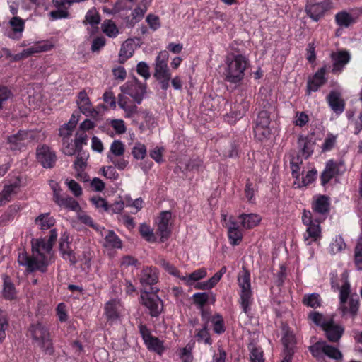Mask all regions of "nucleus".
Here are the masks:
<instances>
[{"mask_svg":"<svg viewBox=\"0 0 362 362\" xmlns=\"http://www.w3.org/2000/svg\"><path fill=\"white\" fill-rule=\"evenodd\" d=\"M28 336L37 344L45 355L54 354L53 340L47 324L40 321L31 323L28 328Z\"/></svg>","mask_w":362,"mask_h":362,"instance_id":"nucleus-1","label":"nucleus"},{"mask_svg":"<svg viewBox=\"0 0 362 362\" xmlns=\"http://www.w3.org/2000/svg\"><path fill=\"white\" fill-rule=\"evenodd\" d=\"M227 68L225 71L226 81L231 83H240L245 76L248 61L242 54H229L226 58Z\"/></svg>","mask_w":362,"mask_h":362,"instance_id":"nucleus-2","label":"nucleus"},{"mask_svg":"<svg viewBox=\"0 0 362 362\" xmlns=\"http://www.w3.org/2000/svg\"><path fill=\"white\" fill-rule=\"evenodd\" d=\"M281 329L284 356L281 362H292L293 356L298 349L296 334L286 322H281Z\"/></svg>","mask_w":362,"mask_h":362,"instance_id":"nucleus-3","label":"nucleus"},{"mask_svg":"<svg viewBox=\"0 0 362 362\" xmlns=\"http://www.w3.org/2000/svg\"><path fill=\"white\" fill-rule=\"evenodd\" d=\"M159 289L157 287H150L148 290L141 291L140 296L141 303L149 310V314L153 317H158L163 311V301L157 296Z\"/></svg>","mask_w":362,"mask_h":362,"instance_id":"nucleus-4","label":"nucleus"},{"mask_svg":"<svg viewBox=\"0 0 362 362\" xmlns=\"http://www.w3.org/2000/svg\"><path fill=\"white\" fill-rule=\"evenodd\" d=\"M272 107L267 103L262 110L258 112L257 117L255 121L254 133L255 137L259 140L269 139L271 134L269 124L271 123L270 110Z\"/></svg>","mask_w":362,"mask_h":362,"instance_id":"nucleus-5","label":"nucleus"},{"mask_svg":"<svg viewBox=\"0 0 362 362\" xmlns=\"http://www.w3.org/2000/svg\"><path fill=\"white\" fill-rule=\"evenodd\" d=\"M238 284L241 288V305L243 312L245 314H248L251 304V284H250V272L245 267H242V271L239 273L238 277Z\"/></svg>","mask_w":362,"mask_h":362,"instance_id":"nucleus-6","label":"nucleus"},{"mask_svg":"<svg viewBox=\"0 0 362 362\" xmlns=\"http://www.w3.org/2000/svg\"><path fill=\"white\" fill-rule=\"evenodd\" d=\"M18 262L20 265L26 267L29 272L40 271L44 273L49 265L47 258L44 254H40V259H37L36 257L28 256L24 251L19 253Z\"/></svg>","mask_w":362,"mask_h":362,"instance_id":"nucleus-7","label":"nucleus"},{"mask_svg":"<svg viewBox=\"0 0 362 362\" xmlns=\"http://www.w3.org/2000/svg\"><path fill=\"white\" fill-rule=\"evenodd\" d=\"M121 91L131 96L137 104H141L146 93V86L134 76L133 81L127 82L120 87Z\"/></svg>","mask_w":362,"mask_h":362,"instance_id":"nucleus-8","label":"nucleus"},{"mask_svg":"<svg viewBox=\"0 0 362 362\" xmlns=\"http://www.w3.org/2000/svg\"><path fill=\"white\" fill-rule=\"evenodd\" d=\"M36 159L44 168L51 169L54 167L57 158L55 152L43 144L36 148Z\"/></svg>","mask_w":362,"mask_h":362,"instance_id":"nucleus-9","label":"nucleus"},{"mask_svg":"<svg viewBox=\"0 0 362 362\" xmlns=\"http://www.w3.org/2000/svg\"><path fill=\"white\" fill-rule=\"evenodd\" d=\"M28 141V134L20 130L16 134L7 136L6 148L11 151H22Z\"/></svg>","mask_w":362,"mask_h":362,"instance_id":"nucleus-10","label":"nucleus"},{"mask_svg":"<svg viewBox=\"0 0 362 362\" xmlns=\"http://www.w3.org/2000/svg\"><path fill=\"white\" fill-rule=\"evenodd\" d=\"M168 56L169 54L166 50L161 51L157 56L155 63V72L153 74V76L156 79H161L163 76L171 75L167 64Z\"/></svg>","mask_w":362,"mask_h":362,"instance_id":"nucleus-11","label":"nucleus"},{"mask_svg":"<svg viewBox=\"0 0 362 362\" xmlns=\"http://www.w3.org/2000/svg\"><path fill=\"white\" fill-rule=\"evenodd\" d=\"M329 8V4L328 2L322 1L307 4L305 11L313 21L317 22L324 17L325 13Z\"/></svg>","mask_w":362,"mask_h":362,"instance_id":"nucleus-12","label":"nucleus"},{"mask_svg":"<svg viewBox=\"0 0 362 362\" xmlns=\"http://www.w3.org/2000/svg\"><path fill=\"white\" fill-rule=\"evenodd\" d=\"M323 331L330 342H338L344 334V329L342 326L335 324L333 319H330L328 320Z\"/></svg>","mask_w":362,"mask_h":362,"instance_id":"nucleus-13","label":"nucleus"},{"mask_svg":"<svg viewBox=\"0 0 362 362\" xmlns=\"http://www.w3.org/2000/svg\"><path fill=\"white\" fill-rule=\"evenodd\" d=\"M326 71V66H324L318 69L311 78L308 79L307 88L309 93L317 91L320 87L327 83V78L325 77Z\"/></svg>","mask_w":362,"mask_h":362,"instance_id":"nucleus-14","label":"nucleus"},{"mask_svg":"<svg viewBox=\"0 0 362 362\" xmlns=\"http://www.w3.org/2000/svg\"><path fill=\"white\" fill-rule=\"evenodd\" d=\"M54 201L59 206L74 211H79L81 208L78 202L70 196L60 195L56 191L54 193Z\"/></svg>","mask_w":362,"mask_h":362,"instance_id":"nucleus-15","label":"nucleus"},{"mask_svg":"<svg viewBox=\"0 0 362 362\" xmlns=\"http://www.w3.org/2000/svg\"><path fill=\"white\" fill-rule=\"evenodd\" d=\"M331 57L333 61L332 72L334 74L341 71L351 59V56L347 51L332 53Z\"/></svg>","mask_w":362,"mask_h":362,"instance_id":"nucleus-16","label":"nucleus"},{"mask_svg":"<svg viewBox=\"0 0 362 362\" xmlns=\"http://www.w3.org/2000/svg\"><path fill=\"white\" fill-rule=\"evenodd\" d=\"M327 101L330 108L336 113L341 114L345 109V102L341 98L340 93L332 90L327 96Z\"/></svg>","mask_w":362,"mask_h":362,"instance_id":"nucleus-17","label":"nucleus"},{"mask_svg":"<svg viewBox=\"0 0 362 362\" xmlns=\"http://www.w3.org/2000/svg\"><path fill=\"white\" fill-rule=\"evenodd\" d=\"M298 144L300 148L302 154L305 159L308 158L314 151V146L315 145V140L313 134L307 136L300 135L298 139Z\"/></svg>","mask_w":362,"mask_h":362,"instance_id":"nucleus-18","label":"nucleus"},{"mask_svg":"<svg viewBox=\"0 0 362 362\" xmlns=\"http://www.w3.org/2000/svg\"><path fill=\"white\" fill-rule=\"evenodd\" d=\"M341 164H342V163H340V165ZM339 163L337 164L333 160H329L327 162L325 168L320 176L322 185L325 186L332 178L339 175Z\"/></svg>","mask_w":362,"mask_h":362,"instance_id":"nucleus-19","label":"nucleus"},{"mask_svg":"<svg viewBox=\"0 0 362 362\" xmlns=\"http://www.w3.org/2000/svg\"><path fill=\"white\" fill-rule=\"evenodd\" d=\"M139 281L144 287L147 286L153 287L152 286L158 281L156 269L148 267L144 268L141 272Z\"/></svg>","mask_w":362,"mask_h":362,"instance_id":"nucleus-20","label":"nucleus"},{"mask_svg":"<svg viewBox=\"0 0 362 362\" xmlns=\"http://www.w3.org/2000/svg\"><path fill=\"white\" fill-rule=\"evenodd\" d=\"M312 208L315 213L322 215L328 214L330 208L329 197L326 195H320L313 203Z\"/></svg>","mask_w":362,"mask_h":362,"instance_id":"nucleus-21","label":"nucleus"},{"mask_svg":"<svg viewBox=\"0 0 362 362\" xmlns=\"http://www.w3.org/2000/svg\"><path fill=\"white\" fill-rule=\"evenodd\" d=\"M3 279V297L8 300H12L16 299L17 298V291L14 284L11 282V279L9 278L8 276L4 275Z\"/></svg>","mask_w":362,"mask_h":362,"instance_id":"nucleus-22","label":"nucleus"},{"mask_svg":"<svg viewBox=\"0 0 362 362\" xmlns=\"http://www.w3.org/2000/svg\"><path fill=\"white\" fill-rule=\"evenodd\" d=\"M10 25L12 28L13 33L8 36L12 39L18 40L21 37V33L24 29V21L20 17L15 16L10 20Z\"/></svg>","mask_w":362,"mask_h":362,"instance_id":"nucleus-23","label":"nucleus"},{"mask_svg":"<svg viewBox=\"0 0 362 362\" xmlns=\"http://www.w3.org/2000/svg\"><path fill=\"white\" fill-rule=\"evenodd\" d=\"M243 228L250 229L255 227L261 221L259 215L255 214H243L239 216Z\"/></svg>","mask_w":362,"mask_h":362,"instance_id":"nucleus-24","label":"nucleus"},{"mask_svg":"<svg viewBox=\"0 0 362 362\" xmlns=\"http://www.w3.org/2000/svg\"><path fill=\"white\" fill-rule=\"evenodd\" d=\"M302 303L307 307L316 309L321 306L322 298L317 293L305 294L302 298Z\"/></svg>","mask_w":362,"mask_h":362,"instance_id":"nucleus-25","label":"nucleus"},{"mask_svg":"<svg viewBox=\"0 0 362 362\" xmlns=\"http://www.w3.org/2000/svg\"><path fill=\"white\" fill-rule=\"evenodd\" d=\"M18 187L17 183L4 186L2 192H0V206L6 204L11 200V195L16 193Z\"/></svg>","mask_w":362,"mask_h":362,"instance_id":"nucleus-26","label":"nucleus"},{"mask_svg":"<svg viewBox=\"0 0 362 362\" xmlns=\"http://www.w3.org/2000/svg\"><path fill=\"white\" fill-rule=\"evenodd\" d=\"M134 52V45L132 40H127L122 45L119 51V62L124 63L127 59L130 58Z\"/></svg>","mask_w":362,"mask_h":362,"instance_id":"nucleus-27","label":"nucleus"},{"mask_svg":"<svg viewBox=\"0 0 362 362\" xmlns=\"http://www.w3.org/2000/svg\"><path fill=\"white\" fill-rule=\"evenodd\" d=\"M326 341H321L315 343L310 346L308 349L311 353L312 356L318 361H322L325 359V349Z\"/></svg>","mask_w":362,"mask_h":362,"instance_id":"nucleus-28","label":"nucleus"},{"mask_svg":"<svg viewBox=\"0 0 362 362\" xmlns=\"http://www.w3.org/2000/svg\"><path fill=\"white\" fill-rule=\"evenodd\" d=\"M335 21L338 25L348 28L355 22L353 16L346 11H342L335 15Z\"/></svg>","mask_w":362,"mask_h":362,"instance_id":"nucleus-29","label":"nucleus"},{"mask_svg":"<svg viewBox=\"0 0 362 362\" xmlns=\"http://www.w3.org/2000/svg\"><path fill=\"white\" fill-rule=\"evenodd\" d=\"M349 308H348L345 304L341 305V308L343 314H346L349 312L353 317H355L358 310L359 308V299L358 296L356 294L354 296H351L349 300Z\"/></svg>","mask_w":362,"mask_h":362,"instance_id":"nucleus-30","label":"nucleus"},{"mask_svg":"<svg viewBox=\"0 0 362 362\" xmlns=\"http://www.w3.org/2000/svg\"><path fill=\"white\" fill-rule=\"evenodd\" d=\"M59 251L64 259H69L72 265L77 262V259L75 256L74 250L70 248L69 243H59Z\"/></svg>","mask_w":362,"mask_h":362,"instance_id":"nucleus-31","label":"nucleus"},{"mask_svg":"<svg viewBox=\"0 0 362 362\" xmlns=\"http://www.w3.org/2000/svg\"><path fill=\"white\" fill-rule=\"evenodd\" d=\"M206 274V269L201 268L191 273L188 277L182 276V277H180V279L185 281L188 286H191L193 282L204 278Z\"/></svg>","mask_w":362,"mask_h":362,"instance_id":"nucleus-32","label":"nucleus"},{"mask_svg":"<svg viewBox=\"0 0 362 362\" xmlns=\"http://www.w3.org/2000/svg\"><path fill=\"white\" fill-rule=\"evenodd\" d=\"M76 102L80 111L82 113H87L91 103L85 90L79 92Z\"/></svg>","mask_w":362,"mask_h":362,"instance_id":"nucleus-33","label":"nucleus"},{"mask_svg":"<svg viewBox=\"0 0 362 362\" xmlns=\"http://www.w3.org/2000/svg\"><path fill=\"white\" fill-rule=\"evenodd\" d=\"M307 233L308 237H305V240H308V238H311L313 241L317 240V239L320 236L321 229L320 226V223L315 220V222L307 225Z\"/></svg>","mask_w":362,"mask_h":362,"instance_id":"nucleus-34","label":"nucleus"},{"mask_svg":"<svg viewBox=\"0 0 362 362\" xmlns=\"http://www.w3.org/2000/svg\"><path fill=\"white\" fill-rule=\"evenodd\" d=\"M325 356L331 359L335 360L337 362H341L343 360V354L338 348L329 345L326 343L325 349Z\"/></svg>","mask_w":362,"mask_h":362,"instance_id":"nucleus-35","label":"nucleus"},{"mask_svg":"<svg viewBox=\"0 0 362 362\" xmlns=\"http://www.w3.org/2000/svg\"><path fill=\"white\" fill-rule=\"evenodd\" d=\"M53 246L47 241H45L43 239L36 240V243H34L33 242L32 243V251L33 253V255L35 253H37L39 256L40 254H42L40 252V248L46 251L47 253H49L52 250Z\"/></svg>","mask_w":362,"mask_h":362,"instance_id":"nucleus-36","label":"nucleus"},{"mask_svg":"<svg viewBox=\"0 0 362 362\" xmlns=\"http://www.w3.org/2000/svg\"><path fill=\"white\" fill-rule=\"evenodd\" d=\"M48 214H42L35 218L36 224L40 226L42 230H47L54 224V219L48 217Z\"/></svg>","mask_w":362,"mask_h":362,"instance_id":"nucleus-37","label":"nucleus"},{"mask_svg":"<svg viewBox=\"0 0 362 362\" xmlns=\"http://www.w3.org/2000/svg\"><path fill=\"white\" fill-rule=\"evenodd\" d=\"M105 240L108 246L113 248H122V240L113 230H108Z\"/></svg>","mask_w":362,"mask_h":362,"instance_id":"nucleus-38","label":"nucleus"},{"mask_svg":"<svg viewBox=\"0 0 362 362\" xmlns=\"http://www.w3.org/2000/svg\"><path fill=\"white\" fill-rule=\"evenodd\" d=\"M213 330L216 334H221L226 331L224 320L221 315L216 314L211 318Z\"/></svg>","mask_w":362,"mask_h":362,"instance_id":"nucleus-39","label":"nucleus"},{"mask_svg":"<svg viewBox=\"0 0 362 362\" xmlns=\"http://www.w3.org/2000/svg\"><path fill=\"white\" fill-rule=\"evenodd\" d=\"M308 319L310 320L315 325L320 327L322 329L327 324V320L324 318L322 313L316 311H312L308 314Z\"/></svg>","mask_w":362,"mask_h":362,"instance_id":"nucleus-40","label":"nucleus"},{"mask_svg":"<svg viewBox=\"0 0 362 362\" xmlns=\"http://www.w3.org/2000/svg\"><path fill=\"white\" fill-rule=\"evenodd\" d=\"M103 31L110 37H115L118 33L116 25L111 20H106L102 25Z\"/></svg>","mask_w":362,"mask_h":362,"instance_id":"nucleus-41","label":"nucleus"},{"mask_svg":"<svg viewBox=\"0 0 362 362\" xmlns=\"http://www.w3.org/2000/svg\"><path fill=\"white\" fill-rule=\"evenodd\" d=\"M346 247V243L341 236L336 238L334 241L330 244L329 252L332 255H335L341 252Z\"/></svg>","mask_w":362,"mask_h":362,"instance_id":"nucleus-42","label":"nucleus"},{"mask_svg":"<svg viewBox=\"0 0 362 362\" xmlns=\"http://www.w3.org/2000/svg\"><path fill=\"white\" fill-rule=\"evenodd\" d=\"M354 263L358 270L362 271V240L357 242L354 248Z\"/></svg>","mask_w":362,"mask_h":362,"instance_id":"nucleus-43","label":"nucleus"},{"mask_svg":"<svg viewBox=\"0 0 362 362\" xmlns=\"http://www.w3.org/2000/svg\"><path fill=\"white\" fill-rule=\"evenodd\" d=\"M8 327V317L5 311L0 309V341H2L6 337L5 331Z\"/></svg>","mask_w":362,"mask_h":362,"instance_id":"nucleus-44","label":"nucleus"},{"mask_svg":"<svg viewBox=\"0 0 362 362\" xmlns=\"http://www.w3.org/2000/svg\"><path fill=\"white\" fill-rule=\"evenodd\" d=\"M145 344L148 349L153 350L158 354H161L163 351L162 342L156 337H151L149 339L145 341Z\"/></svg>","mask_w":362,"mask_h":362,"instance_id":"nucleus-45","label":"nucleus"},{"mask_svg":"<svg viewBox=\"0 0 362 362\" xmlns=\"http://www.w3.org/2000/svg\"><path fill=\"white\" fill-rule=\"evenodd\" d=\"M249 102L243 99L240 103L235 105V111L233 112V115H235V117L241 118L249 110Z\"/></svg>","mask_w":362,"mask_h":362,"instance_id":"nucleus-46","label":"nucleus"},{"mask_svg":"<svg viewBox=\"0 0 362 362\" xmlns=\"http://www.w3.org/2000/svg\"><path fill=\"white\" fill-rule=\"evenodd\" d=\"M124 144L119 140H115L110 146V155L112 156H121L124 153Z\"/></svg>","mask_w":362,"mask_h":362,"instance_id":"nucleus-47","label":"nucleus"},{"mask_svg":"<svg viewBox=\"0 0 362 362\" xmlns=\"http://www.w3.org/2000/svg\"><path fill=\"white\" fill-rule=\"evenodd\" d=\"M132 154L135 159L141 160L144 158L146 155V148L145 145L139 142L136 143L132 148Z\"/></svg>","mask_w":362,"mask_h":362,"instance_id":"nucleus-48","label":"nucleus"},{"mask_svg":"<svg viewBox=\"0 0 362 362\" xmlns=\"http://www.w3.org/2000/svg\"><path fill=\"white\" fill-rule=\"evenodd\" d=\"M86 21L92 26L97 25L100 22V16L95 8L89 10L85 16Z\"/></svg>","mask_w":362,"mask_h":362,"instance_id":"nucleus-49","label":"nucleus"},{"mask_svg":"<svg viewBox=\"0 0 362 362\" xmlns=\"http://www.w3.org/2000/svg\"><path fill=\"white\" fill-rule=\"evenodd\" d=\"M105 310L108 320H115L117 318L118 313L116 308L115 301L112 300L107 302L105 305Z\"/></svg>","mask_w":362,"mask_h":362,"instance_id":"nucleus-50","label":"nucleus"},{"mask_svg":"<svg viewBox=\"0 0 362 362\" xmlns=\"http://www.w3.org/2000/svg\"><path fill=\"white\" fill-rule=\"evenodd\" d=\"M192 298L194 304L197 305L199 308H203L209 300V293L206 292L196 293L193 295Z\"/></svg>","mask_w":362,"mask_h":362,"instance_id":"nucleus-51","label":"nucleus"},{"mask_svg":"<svg viewBox=\"0 0 362 362\" xmlns=\"http://www.w3.org/2000/svg\"><path fill=\"white\" fill-rule=\"evenodd\" d=\"M158 264L161 266L165 272H168L170 274L176 276L180 279V277H182V276L179 275V271L174 267L173 264H171L170 262L166 261L164 259H160Z\"/></svg>","mask_w":362,"mask_h":362,"instance_id":"nucleus-52","label":"nucleus"},{"mask_svg":"<svg viewBox=\"0 0 362 362\" xmlns=\"http://www.w3.org/2000/svg\"><path fill=\"white\" fill-rule=\"evenodd\" d=\"M90 201L95 208L102 209L104 211L109 212V204L105 199L99 196H94L90 199Z\"/></svg>","mask_w":362,"mask_h":362,"instance_id":"nucleus-53","label":"nucleus"},{"mask_svg":"<svg viewBox=\"0 0 362 362\" xmlns=\"http://www.w3.org/2000/svg\"><path fill=\"white\" fill-rule=\"evenodd\" d=\"M195 337L199 341L204 340V343L209 345H211L212 343L206 325H204L202 329L198 330Z\"/></svg>","mask_w":362,"mask_h":362,"instance_id":"nucleus-54","label":"nucleus"},{"mask_svg":"<svg viewBox=\"0 0 362 362\" xmlns=\"http://www.w3.org/2000/svg\"><path fill=\"white\" fill-rule=\"evenodd\" d=\"M157 233L160 236V242L163 243L169 238L171 230L170 226L158 222Z\"/></svg>","mask_w":362,"mask_h":362,"instance_id":"nucleus-55","label":"nucleus"},{"mask_svg":"<svg viewBox=\"0 0 362 362\" xmlns=\"http://www.w3.org/2000/svg\"><path fill=\"white\" fill-rule=\"evenodd\" d=\"M349 294H350V284L347 280H346V281L344 282V284L342 285V286L340 288L339 298H340L341 305H344L346 303Z\"/></svg>","mask_w":362,"mask_h":362,"instance_id":"nucleus-56","label":"nucleus"},{"mask_svg":"<svg viewBox=\"0 0 362 362\" xmlns=\"http://www.w3.org/2000/svg\"><path fill=\"white\" fill-rule=\"evenodd\" d=\"M228 235L232 245H238L243 238V234L239 229L228 230Z\"/></svg>","mask_w":362,"mask_h":362,"instance_id":"nucleus-57","label":"nucleus"},{"mask_svg":"<svg viewBox=\"0 0 362 362\" xmlns=\"http://www.w3.org/2000/svg\"><path fill=\"white\" fill-rule=\"evenodd\" d=\"M139 233L141 236L147 241H153V233L150 227L145 223H143L139 226Z\"/></svg>","mask_w":362,"mask_h":362,"instance_id":"nucleus-58","label":"nucleus"},{"mask_svg":"<svg viewBox=\"0 0 362 362\" xmlns=\"http://www.w3.org/2000/svg\"><path fill=\"white\" fill-rule=\"evenodd\" d=\"M149 66L144 62H140L136 66V72L145 79L149 78L150 74Z\"/></svg>","mask_w":362,"mask_h":362,"instance_id":"nucleus-59","label":"nucleus"},{"mask_svg":"<svg viewBox=\"0 0 362 362\" xmlns=\"http://www.w3.org/2000/svg\"><path fill=\"white\" fill-rule=\"evenodd\" d=\"M202 165V161L199 158L190 159L185 165V169L188 171H199Z\"/></svg>","mask_w":362,"mask_h":362,"instance_id":"nucleus-60","label":"nucleus"},{"mask_svg":"<svg viewBox=\"0 0 362 362\" xmlns=\"http://www.w3.org/2000/svg\"><path fill=\"white\" fill-rule=\"evenodd\" d=\"M146 21L153 30H156L160 27V18L156 15L148 14Z\"/></svg>","mask_w":362,"mask_h":362,"instance_id":"nucleus-61","label":"nucleus"},{"mask_svg":"<svg viewBox=\"0 0 362 362\" xmlns=\"http://www.w3.org/2000/svg\"><path fill=\"white\" fill-rule=\"evenodd\" d=\"M251 362H264L263 351L260 348L253 347L250 354Z\"/></svg>","mask_w":362,"mask_h":362,"instance_id":"nucleus-62","label":"nucleus"},{"mask_svg":"<svg viewBox=\"0 0 362 362\" xmlns=\"http://www.w3.org/2000/svg\"><path fill=\"white\" fill-rule=\"evenodd\" d=\"M111 125L118 134H124L127 130L124 122L122 119H113Z\"/></svg>","mask_w":362,"mask_h":362,"instance_id":"nucleus-63","label":"nucleus"},{"mask_svg":"<svg viewBox=\"0 0 362 362\" xmlns=\"http://www.w3.org/2000/svg\"><path fill=\"white\" fill-rule=\"evenodd\" d=\"M124 207V202L119 197V200L115 201L113 204H109V212L112 214L120 213Z\"/></svg>","mask_w":362,"mask_h":362,"instance_id":"nucleus-64","label":"nucleus"}]
</instances>
